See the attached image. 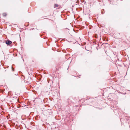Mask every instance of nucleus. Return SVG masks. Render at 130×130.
Masks as SVG:
<instances>
[{
  "mask_svg": "<svg viewBox=\"0 0 130 130\" xmlns=\"http://www.w3.org/2000/svg\"><path fill=\"white\" fill-rule=\"evenodd\" d=\"M7 14L6 13H4L3 14V15L4 16H5Z\"/></svg>",
  "mask_w": 130,
  "mask_h": 130,
  "instance_id": "3",
  "label": "nucleus"
},
{
  "mask_svg": "<svg viewBox=\"0 0 130 130\" xmlns=\"http://www.w3.org/2000/svg\"><path fill=\"white\" fill-rule=\"evenodd\" d=\"M54 7H58V5L57 4H54Z\"/></svg>",
  "mask_w": 130,
  "mask_h": 130,
  "instance_id": "2",
  "label": "nucleus"
},
{
  "mask_svg": "<svg viewBox=\"0 0 130 130\" xmlns=\"http://www.w3.org/2000/svg\"><path fill=\"white\" fill-rule=\"evenodd\" d=\"M6 43L7 44L10 45L12 43V42L11 41L7 40L6 41Z\"/></svg>",
  "mask_w": 130,
  "mask_h": 130,
  "instance_id": "1",
  "label": "nucleus"
}]
</instances>
